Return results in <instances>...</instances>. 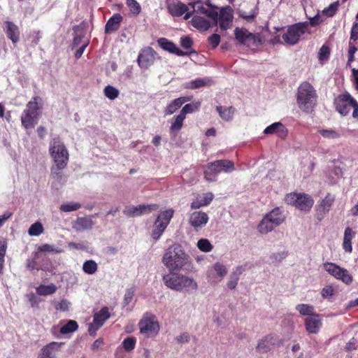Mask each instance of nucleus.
I'll list each match as a JSON object with an SVG mask.
<instances>
[{"mask_svg":"<svg viewBox=\"0 0 358 358\" xmlns=\"http://www.w3.org/2000/svg\"><path fill=\"white\" fill-rule=\"evenodd\" d=\"M162 262L170 272L186 270L191 266L189 256L178 244L173 245L166 249Z\"/></svg>","mask_w":358,"mask_h":358,"instance_id":"nucleus-1","label":"nucleus"},{"mask_svg":"<svg viewBox=\"0 0 358 358\" xmlns=\"http://www.w3.org/2000/svg\"><path fill=\"white\" fill-rule=\"evenodd\" d=\"M49 153L52 159L55 166L51 168V174L55 178L62 177L60 170L67 166L69 154L64 142L59 138H52L49 144Z\"/></svg>","mask_w":358,"mask_h":358,"instance_id":"nucleus-2","label":"nucleus"},{"mask_svg":"<svg viewBox=\"0 0 358 358\" xmlns=\"http://www.w3.org/2000/svg\"><path fill=\"white\" fill-rule=\"evenodd\" d=\"M317 94L308 83H303L298 88L296 102L299 108L305 113H310L316 104Z\"/></svg>","mask_w":358,"mask_h":358,"instance_id":"nucleus-3","label":"nucleus"},{"mask_svg":"<svg viewBox=\"0 0 358 358\" xmlns=\"http://www.w3.org/2000/svg\"><path fill=\"white\" fill-rule=\"evenodd\" d=\"M234 169V164L231 161L227 159L217 160L206 166L204 170V178L207 181L213 182L216 180L215 176L222 171L231 173Z\"/></svg>","mask_w":358,"mask_h":358,"instance_id":"nucleus-4","label":"nucleus"},{"mask_svg":"<svg viewBox=\"0 0 358 358\" xmlns=\"http://www.w3.org/2000/svg\"><path fill=\"white\" fill-rule=\"evenodd\" d=\"M285 201L287 204L293 206L297 209L303 211H309L314 203L311 196L305 193L292 192L287 194Z\"/></svg>","mask_w":358,"mask_h":358,"instance_id":"nucleus-5","label":"nucleus"},{"mask_svg":"<svg viewBox=\"0 0 358 358\" xmlns=\"http://www.w3.org/2000/svg\"><path fill=\"white\" fill-rule=\"evenodd\" d=\"M39 116L38 106L36 98L30 101L26 106L22 116L21 122L25 129L34 128L38 122Z\"/></svg>","mask_w":358,"mask_h":358,"instance_id":"nucleus-6","label":"nucleus"},{"mask_svg":"<svg viewBox=\"0 0 358 358\" xmlns=\"http://www.w3.org/2000/svg\"><path fill=\"white\" fill-rule=\"evenodd\" d=\"M173 213L172 208L159 213L154 222L151 233V236L154 240L157 241L161 237L173 217Z\"/></svg>","mask_w":358,"mask_h":358,"instance_id":"nucleus-7","label":"nucleus"},{"mask_svg":"<svg viewBox=\"0 0 358 358\" xmlns=\"http://www.w3.org/2000/svg\"><path fill=\"white\" fill-rule=\"evenodd\" d=\"M307 27V22H300L287 28H280V29H286L282 36L285 43L288 45L296 44L299 41L300 37L305 34ZM280 29H278V31Z\"/></svg>","mask_w":358,"mask_h":358,"instance_id":"nucleus-8","label":"nucleus"},{"mask_svg":"<svg viewBox=\"0 0 358 358\" xmlns=\"http://www.w3.org/2000/svg\"><path fill=\"white\" fill-rule=\"evenodd\" d=\"M141 334L145 337L152 338L157 335L159 331V324L153 315L145 314L139 322Z\"/></svg>","mask_w":358,"mask_h":358,"instance_id":"nucleus-9","label":"nucleus"},{"mask_svg":"<svg viewBox=\"0 0 358 358\" xmlns=\"http://www.w3.org/2000/svg\"><path fill=\"white\" fill-rule=\"evenodd\" d=\"M323 268L329 275L346 285L352 282V276L348 271L334 263L326 262L323 264Z\"/></svg>","mask_w":358,"mask_h":358,"instance_id":"nucleus-10","label":"nucleus"},{"mask_svg":"<svg viewBox=\"0 0 358 358\" xmlns=\"http://www.w3.org/2000/svg\"><path fill=\"white\" fill-rule=\"evenodd\" d=\"M236 39L248 47L257 46L262 43L259 34H253L245 28L237 27L234 30Z\"/></svg>","mask_w":358,"mask_h":358,"instance_id":"nucleus-11","label":"nucleus"},{"mask_svg":"<svg viewBox=\"0 0 358 358\" xmlns=\"http://www.w3.org/2000/svg\"><path fill=\"white\" fill-rule=\"evenodd\" d=\"M357 102L350 94H344L338 96L334 100L336 110L341 115H348L352 108H355Z\"/></svg>","mask_w":358,"mask_h":358,"instance_id":"nucleus-12","label":"nucleus"},{"mask_svg":"<svg viewBox=\"0 0 358 358\" xmlns=\"http://www.w3.org/2000/svg\"><path fill=\"white\" fill-rule=\"evenodd\" d=\"M108 308L104 307L94 315L93 322L89 324L88 331L91 336H95L96 331L103 326L110 317Z\"/></svg>","mask_w":358,"mask_h":358,"instance_id":"nucleus-13","label":"nucleus"},{"mask_svg":"<svg viewBox=\"0 0 358 358\" xmlns=\"http://www.w3.org/2000/svg\"><path fill=\"white\" fill-rule=\"evenodd\" d=\"M155 51L151 48L143 49L138 55V64L141 69H147L152 65L155 60Z\"/></svg>","mask_w":358,"mask_h":358,"instance_id":"nucleus-14","label":"nucleus"},{"mask_svg":"<svg viewBox=\"0 0 358 358\" xmlns=\"http://www.w3.org/2000/svg\"><path fill=\"white\" fill-rule=\"evenodd\" d=\"M208 220L207 213L203 211H194L189 215V224L197 231L205 227Z\"/></svg>","mask_w":358,"mask_h":358,"instance_id":"nucleus-15","label":"nucleus"},{"mask_svg":"<svg viewBox=\"0 0 358 358\" xmlns=\"http://www.w3.org/2000/svg\"><path fill=\"white\" fill-rule=\"evenodd\" d=\"M343 174V166L341 163L331 164L325 171L327 180L329 184L336 183L342 178Z\"/></svg>","mask_w":358,"mask_h":358,"instance_id":"nucleus-16","label":"nucleus"},{"mask_svg":"<svg viewBox=\"0 0 358 358\" xmlns=\"http://www.w3.org/2000/svg\"><path fill=\"white\" fill-rule=\"evenodd\" d=\"M304 324L308 334H317L322 327V322L320 315L315 313L305 319Z\"/></svg>","mask_w":358,"mask_h":358,"instance_id":"nucleus-17","label":"nucleus"},{"mask_svg":"<svg viewBox=\"0 0 358 358\" xmlns=\"http://www.w3.org/2000/svg\"><path fill=\"white\" fill-rule=\"evenodd\" d=\"M192 99V96H185L173 99L164 108V115L167 116L173 114L182 106V104L191 101Z\"/></svg>","mask_w":358,"mask_h":358,"instance_id":"nucleus-18","label":"nucleus"},{"mask_svg":"<svg viewBox=\"0 0 358 358\" xmlns=\"http://www.w3.org/2000/svg\"><path fill=\"white\" fill-rule=\"evenodd\" d=\"M189 6L193 8L194 12L199 14H204L213 20L215 24L217 23V12L213 8L204 7L199 1L189 3Z\"/></svg>","mask_w":358,"mask_h":358,"instance_id":"nucleus-19","label":"nucleus"},{"mask_svg":"<svg viewBox=\"0 0 358 358\" xmlns=\"http://www.w3.org/2000/svg\"><path fill=\"white\" fill-rule=\"evenodd\" d=\"M277 338L273 335H267L258 341L256 350L259 353H266L270 351L277 343Z\"/></svg>","mask_w":358,"mask_h":358,"instance_id":"nucleus-20","label":"nucleus"},{"mask_svg":"<svg viewBox=\"0 0 358 358\" xmlns=\"http://www.w3.org/2000/svg\"><path fill=\"white\" fill-rule=\"evenodd\" d=\"M158 45L164 50L174 53L178 56L187 55L188 52L180 50L173 42L165 38H160L157 40Z\"/></svg>","mask_w":358,"mask_h":358,"instance_id":"nucleus-21","label":"nucleus"},{"mask_svg":"<svg viewBox=\"0 0 358 358\" xmlns=\"http://www.w3.org/2000/svg\"><path fill=\"white\" fill-rule=\"evenodd\" d=\"M232 20L233 13L230 8H224L220 10L219 24L222 29H228L231 26Z\"/></svg>","mask_w":358,"mask_h":358,"instance_id":"nucleus-22","label":"nucleus"},{"mask_svg":"<svg viewBox=\"0 0 358 358\" xmlns=\"http://www.w3.org/2000/svg\"><path fill=\"white\" fill-rule=\"evenodd\" d=\"M62 345L61 343L52 342L40 350L37 358H55L56 352Z\"/></svg>","mask_w":358,"mask_h":358,"instance_id":"nucleus-23","label":"nucleus"},{"mask_svg":"<svg viewBox=\"0 0 358 358\" xmlns=\"http://www.w3.org/2000/svg\"><path fill=\"white\" fill-rule=\"evenodd\" d=\"M178 288L179 292H194L198 289V284L192 278L182 274Z\"/></svg>","mask_w":358,"mask_h":358,"instance_id":"nucleus-24","label":"nucleus"},{"mask_svg":"<svg viewBox=\"0 0 358 358\" xmlns=\"http://www.w3.org/2000/svg\"><path fill=\"white\" fill-rule=\"evenodd\" d=\"M265 134H276L279 138L284 139L287 135V130L281 122H275L267 127L264 130Z\"/></svg>","mask_w":358,"mask_h":358,"instance_id":"nucleus-25","label":"nucleus"},{"mask_svg":"<svg viewBox=\"0 0 358 358\" xmlns=\"http://www.w3.org/2000/svg\"><path fill=\"white\" fill-rule=\"evenodd\" d=\"M181 276L182 274L180 273H169L163 276V281L169 289L178 291V287L180 285Z\"/></svg>","mask_w":358,"mask_h":358,"instance_id":"nucleus-26","label":"nucleus"},{"mask_svg":"<svg viewBox=\"0 0 358 358\" xmlns=\"http://www.w3.org/2000/svg\"><path fill=\"white\" fill-rule=\"evenodd\" d=\"M265 216L276 227L280 225L285 220V215L279 208H273Z\"/></svg>","mask_w":358,"mask_h":358,"instance_id":"nucleus-27","label":"nucleus"},{"mask_svg":"<svg viewBox=\"0 0 358 358\" xmlns=\"http://www.w3.org/2000/svg\"><path fill=\"white\" fill-rule=\"evenodd\" d=\"M185 120V116H183L180 113L171 119L169 120L171 124L169 127L170 134H177L182 129Z\"/></svg>","mask_w":358,"mask_h":358,"instance_id":"nucleus-28","label":"nucleus"},{"mask_svg":"<svg viewBox=\"0 0 358 358\" xmlns=\"http://www.w3.org/2000/svg\"><path fill=\"white\" fill-rule=\"evenodd\" d=\"M213 199V194L210 192L198 196L191 203V208L197 209L208 205Z\"/></svg>","mask_w":358,"mask_h":358,"instance_id":"nucleus-29","label":"nucleus"},{"mask_svg":"<svg viewBox=\"0 0 358 358\" xmlns=\"http://www.w3.org/2000/svg\"><path fill=\"white\" fill-rule=\"evenodd\" d=\"M167 8L170 14L176 17L181 16L189 10L188 6L180 1L169 4Z\"/></svg>","mask_w":358,"mask_h":358,"instance_id":"nucleus-30","label":"nucleus"},{"mask_svg":"<svg viewBox=\"0 0 358 358\" xmlns=\"http://www.w3.org/2000/svg\"><path fill=\"white\" fill-rule=\"evenodd\" d=\"M150 207L145 205H139L137 206H128L126 207L123 213L127 217H138L143 215L146 210L150 211Z\"/></svg>","mask_w":358,"mask_h":358,"instance_id":"nucleus-31","label":"nucleus"},{"mask_svg":"<svg viewBox=\"0 0 358 358\" xmlns=\"http://www.w3.org/2000/svg\"><path fill=\"white\" fill-rule=\"evenodd\" d=\"M122 17L120 14L117 13L113 15L106 22L105 26V31L107 34L115 31L119 29Z\"/></svg>","mask_w":358,"mask_h":358,"instance_id":"nucleus-32","label":"nucleus"},{"mask_svg":"<svg viewBox=\"0 0 358 358\" xmlns=\"http://www.w3.org/2000/svg\"><path fill=\"white\" fill-rule=\"evenodd\" d=\"M6 32L7 36L13 43H16L20 38V31L18 27L11 22H6Z\"/></svg>","mask_w":358,"mask_h":358,"instance_id":"nucleus-33","label":"nucleus"},{"mask_svg":"<svg viewBox=\"0 0 358 358\" xmlns=\"http://www.w3.org/2000/svg\"><path fill=\"white\" fill-rule=\"evenodd\" d=\"M93 225V221L90 217H78L73 224V229L81 231L91 229Z\"/></svg>","mask_w":358,"mask_h":358,"instance_id":"nucleus-34","label":"nucleus"},{"mask_svg":"<svg viewBox=\"0 0 358 358\" xmlns=\"http://www.w3.org/2000/svg\"><path fill=\"white\" fill-rule=\"evenodd\" d=\"M355 232L350 227L345 229L343 248L345 252H351L352 250V239L355 237Z\"/></svg>","mask_w":358,"mask_h":358,"instance_id":"nucleus-35","label":"nucleus"},{"mask_svg":"<svg viewBox=\"0 0 358 358\" xmlns=\"http://www.w3.org/2000/svg\"><path fill=\"white\" fill-rule=\"evenodd\" d=\"M334 201L335 195L328 193L320 202L318 210L322 212L324 214L327 213L330 210Z\"/></svg>","mask_w":358,"mask_h":358,"instance_id":"nucleus-36","label":"nucleus"},{"mask_svg":"<svg viewBox=\"0 0 358 358\" xmlns=\"http://www.w3.org/2000/svg\"><path fill=\"white\" fill-rule=\"evenodd\" d=\"M191 24L194 28L203 31L208 30L210 26L208 20L199 15L192 17Z\"/></svg>","mask_w":358,"mask_h":358,"instance_id":"nucleus-37","label":"nucleus"},{"mask_svg":"<svg viewBox=\"0 0 358 358\" xmlns=\"http://www.w3.org/2000/svg\"><path fill=\"white\" fill-rule=\"evenodd\" d=\"M275 227L276 226L264 215L257 226V230L262 234H266L273 231Z\"/></svg>","mask_w":358,"mask_h":358,"instance_id":"nucleus-38","label":"nucleus"},{"mask_svg":"<svg viewBox=\"0 0 358 358\" xmlns=\"http://www.w3.org/2000/svg\"><path fill=\"white\" fill-rule=\"evenodd\" d=\"M216 110L218 112L220 117L225 121H229L231 120L234 112V110L232 107L217 106Z\"/></svg>","mask_w":358,"mask_h":358,"instance_id":"nucleus-39","label":"nucleus"},{"mask_svg":"<svg viewBox=\"0 0 358 358\" xmlns=\"http://www.w3.org/2000/svg\"><path fill=\"white\" fill-rule=\"evenodd\" d=\"M98 270V264L93 259L85 261L83 264V271L88 275H94Z\"/></svg>","mask_w":358,"mask_h":358,"instance_id":"nucleus-40","label":"nucleus"},{"mask_svg":"<svg viewBox=\"0 0 358 358\" xmlns=\"http://www.w3.org/2000/svg\"><path fill=\"white\" fill-rule=\"evenodd\" d=\"M295 308L300 313V315L303 316L310 317L315 313L314 307L307 303L298 304Z\"/></svg>","mask_w":358,"mask_h":358,"instance_id":"nucleus-41","label":"nucleus"},{"mask_svg":"<svg viewBox=\"0 0 358 358\" xmlns=\"http://www.w3.org/2000/svg\"><path fill=\"white\" fill-rule=\"evenodd\" d=\"M57 291V287L54 284L48 285H41L36 288V293L41 296H47L54 294Z\"/></svg>","mask_w":358,"mask_h":358,"instance_id":"nucleus-42","label":"nucleus"},{"mask_svg":"<svg viewBox=\"0 0 358 358\" xmlns=\"http://www.w3.org/2000/svg\"><path fill=\"white\" fill-rule=\"evenodd\" d=\"M201 106L200 101H194L192 102L187 104H185L180 111V113L185 116L186 118V115L187 114L192 113L195 111H197L199 109V107Z\"/></svg>","mask_w":358,"mask_h":358,"instance_id":"nucleus-43","label":"nucleus"},{"mask_svg":"<svg viewBox=\"0 0 358 358\" xmlns=\"http://www.w3.org/2000/svg\"><path fill=\"white\" fill-rule=\"evenodd\" d=\"M80 208H81V204L80 203L71 201V202L62 203L59 207V210L62 212L70 213V212L78 210Z\"/></svg>","mask_w":358,"mask_h":358,"instance_id":"nucleus-44","label":"nucleus"},{"mask_svg":"<svg viewBox=\"0 0 358 358\" xmlns=\"http://www.w3.org/2000/svg\"><path fill=\"white\" fill-rule=\"evenodd\" d=\"M210 83V80L208 78H198L194 80H192L187 84L186 87L190 89H197L203 86L208 85Z\"/></svg>","mask_w":358,"mask_h":358,"instance_id":"nucleus-45","label":"nucleus"},{"mask_svg":"<svg viewBox=\"0 0 358 358\" xmlns=\"http://www.w3.org/2000/svg\"><path fill=\"white\" fill-rule=\"evenodd\" d=\"M241 268L237 267L236 271L231 275L230 279L227 285L229 289H234L236 288L239 280V275L241 274Z\"/></svg>","mask_w":358,"mask_h":358,"instance_id":"nucleus-46","label":"nucleus"},{"mask_svg":"<svg viewBox=\"0 0 358 358\" xmlns=\"http://www.w3.org/2000/svg\"><path fill=\"white\" fill-rule=\"evenodd\" d=\"M43 231L44 228L43 224L39 222H36L30 226L28 230V234L31 236H38L43 234Z\"/></svg>","mask_w":358,"mask_h":358,"instance_id":"nucleus-47","label":"nucleus"},{"mask_svg":"<svg viewBox=\"0 0 358 358\" xmlns=\"http://www.w3.org/2000/svg\"><path fill=\"white\" fill-rule=\"evenodd\" d=\"M104 95L110 100H114L118 97L120 91L113 86L107 85L103 90Z\"/></svg>","mask_w":358,"mask_h":358,"instance_id":"nucleus-48","label":"nucleus"},{"mask_svg":"<svg viewBox=\"0 0 358 358\" xmlns=\"http://www.w3.org/2000/svg\"><path fill=\"white\" fill-rule=\"evenodd\" d=\"M197 248L203 252H209L213 249V245L207 238H201L196 244Z\"/></svg>","mask_w":358,"mask_h":358,"instance_id":"nucleus-49","label":"nucleus"},{"mask_svg":"<svg viewBox=\"0 0 358 358\" xmlns=\"http://www.w3.org/2000/svg\"><path fill=\"white\" fill-rule=\"evenodd\" d=\"M78 325L74 320H69L64 326H63L60 332L62 334H66L69 333L74 332L78 329Z\"/></svg>","mask_w":358,"mask_h":358,"instance_id":"nucleus-50","label":"nucleus"},{"mask_svg":"<svg viewBox=\"0 0 358 358\" xmlns=\"http://www.w3.org/2000/svg\"><path fill=\"white\" fill-rule=\"evenodd\" d=\"M127 6L129 8L131 13L138 15L141 11V7L139 3L136 0H127Z\"/></svg>","mask_w":358,"mask_h":358,"instance_id":"nucleus-51","label":"nucleus"},{"mask_svg":"<svg viewBox=\"0 0 358 358\" xmlns=\"http://www.w3.org/2000/svg\"><path fill=\"white\" fill-rule=\"evenodd\" d=\"M136 343V339L134 337H127L123 341L122 345L126 351L130 352L134 349Z\"/></svg>","mask_w":358,"mask_h":358,"instance_id":"nucleus-52","label":"nucleus"},{"mask_svg":"<svg viewBox=\"0 0 358 358\" xmlns=\"http://www.w3.org/2000/svg\"><path fill=\"white\" fill-rule=\"evenodd\" d=\"M320 134L325 138L335 139L340 136V134L334 130L331 129H322L320 130Z\"/></svg>","mask_w":358,"mask_h":358,"instance_id":"nucleus-53","label":"nucleus"},{"mask_svg":"<svg viewBox=\"0 0 358 358\" xmlns=\"http://www.w3.org/2000/svg\"><path fill=\"white\" fill-rule=\"evenodd\" d=\"M6 250V243L3 239L0 238V273H1L3 269Z\"/></svg>","mask_w":358,"mask_h":358,"instance_id":"nucleus-54","label":"nucleus"},{"mask_svg":"<svg viewBox=\"0 0 358 358\" xmlns=\"http://www.w3.org/2000/svg\"><path fill=\"white\" fill-rule=\"evenodd\" d=\"M213 268L214 271L217 273V275L221 278L225 276L227 273V270L225 266L220 262L215 263L213 266Z\"/></svg>","mask_w":358,"mask_h":358,"instance_id":"nucleus-55","label":"nucleus"},{"mask_svg":"<svg viewBox=\"0 0 358 358\" xmlns=\"http://www.w3.org/2000/svg\"><path fill=\"white\" fill-rule=\"evenodd\" d=\"M338 8V4L336 3H331L328 8H324L323 10V13L328 17L333 16Z\"/></svg>","mask_w":358,"mask_h":358,"instance_id":"nucleus-56","label":"nucleus"},{"mask_svg":"<svg viewBox=\"0 0 358 358\" xmlns=\"http://www.w3.org/2000/svg\"><path fill=\"white\" fill-rule=\"evenodd\" d=\"M180 45L185 49H189L192 45V40L189 36H183L180 38Z\"/></svg>","mask_w":358,"mask_h":358,"instance_id":"nucleus-57","label":"nucleus"},{"mask_svg":"<svg viewBox=\"0 0 358 358\" xmlns=\"http://www.w3.org/2000/svg\"><path fill=\"white\" fill-rule=\"evenodd\" d=\"M39 250L41 252H56V253H59L62 252L59 250L55 249L54 245H50V244L42 245L39 248Z\"/></svg>","mask_w":358,"mask_h":358,"instance_id":"nucleus-58","label":"nucleus"},{"mask_svg":"<svg viewBox=\"0 0 358 358\" xmlns=\"http://www.w3.org/2000/svg\"><path fill=\"white\" fill-rule=\"evenodd\" d=\"M134 295V290H132V289L127 290V292L124 294V300H123V303H124V306L129 305L132 301Z\"/></svg>","mask_w":358,"mask_h":358,"instance_id":"nucleus-59","label":"nucleus"},{"mask_svg":"<svg viewBox=\"0 0 358 358\" xmlns=\"http://www.w3.org/2000/svg\"><path fill=\"white\" fill-rule=\"evenodd\" d=\"M208 42L212 48H215L220 42V36L218 34H214L208 38Z\"/></svg>","mask_w":358,"mask_h":358,"instance_id":"nucleus-60","label":"nucleus"},{"mask_svg":"<svg viewBox=\"0 0 358 358\" xmlns=\"http://www.w3.org/2000/svg\"><path fill=\"white\" fill-rule=\"evenodd\" d=\"M70 304V302H69L67 300L63 299L56 306L55 308L57 310L64 312L69 310Z\"/></svg>","mask_w":358,"mask_h":358,"instance_id":"nucleus-61","label":"nucleus"},{"mask_svg":"<svg viewBox=\"0 0 358 358\" xmlns=\"http://www.w3.org/2000/svg\"><path fill=\"white\" fill-rule=\"evenodd\" d=\"M334 294V288L331 285L325 286L321 292V294L323 298H328L333 295Z\"/></svg>","mask_w":358,"mask_h":358,"instance_id":"nucleus-62","label":"nucleus"},{"mask_svg":"<svg viewBox=\"0 0 358 358\" xmlns=\"http://www.w3.org/2000/svg\"><path fill=\"white\" fill-rule=\"evenodd\" d=\"M329 55V50L327 46L323 45L319 52V59L322 61L327 59Z\"/></svg>","mask_w":358,"mask_h":358,"instance_id":"nucleus-63","label":"nucleus"},{"mask_svg":"<svg viewBox=\"0 0 358 358\" xmlns=\"http://www.w3.org/2000/svg\"><path fill=\"white\" fill-rule=\"evenodd\" d=\"M350 39L357 41L358 39V23L354 24L350 33Z\"/></svg>","mask_w":358,"mask_h":358,"instance_id":"nucleus-64","label":"nucleus"}]
</instances>
